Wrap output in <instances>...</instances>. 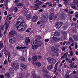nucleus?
<instances>
[{
    "label": "nucleus",
    "mask_w": 78,
    "mask_h": 78,
    "mask_svg": "<svg viewBox=\"0 0 78 78\" xmlns=\"http://www.w3.org/2000/svg\"><path fill=\"white\" fill-rule=\"evenodd\" d=\"M47 59L48 62L51 64L48 66L47 69L49 70H50L53 68V66L52 65L55 64L56 62V60L55 58L50 57L48 58Z\"/></svg>",
    "instance_id": "1"
},
{
    "label": "nucleus",
    "mask_w": 78,
    "mask_h": 78,
    "mask_svg": "<svg viewBox=\"0 0 78 78\" xmlns=\"http://www.w3.org/2000/svg\"><path fill=\"white\" fill-rule=\"evenodd\" d=\"M19 23L16 22V25H15L16 27V28H23L24 29H25V28L26 27V25H25V23L24 21L23 22L20 24L19 25Z\"/></svg>",
    "instance_id": "2"
},
{
    "label": "nucleus",
    "mask_w": 78,
    "mask_h": 78,
    "mask_svg": "<svg viewBox=\"0 0 78 78\" xmlns=\"http://www.w3.org/2000/svg\"><path fill=\"white\" fill-rule=\"evenodd\" d=\"M16 34H17V32L14 30H12L9 32V36L10 37L12 36H16Z\"/></svg>",
    "instance_id": "3"
},
{
    "label": "nucleus",
    "mask_w": 78,
    "mask_h": 78,
    "mask_svg": "<svg viewBox=\"0 0 78 78\" xmlns=\"http://www.w3.org/2000/svg\"><path fill=\"white\" fill-rule=\"evenodd\" d=\"M63 24V22H59L58 23H56L55 24V26L56 28L59 29V28H61V27Z\"/></svg>",
    "instance_id": "4"
},
{
    "label": "nucleus",
    "mask_w": 78,
    "mask_h": 78,
    "mask_svg": "<svg viewBox=\"0 0 78 78\" xmlns=\"http://www.w3.org/2000/svg\"><path fill=\"white\" fill-rule=\"evenodd\" d=\"M51 51L54 53H58L59 51V49L56 48H54V46H52L51 47Z\"/></svg>",
    "instance_id": "5"
},
{
    "label": "nucleus",
    "mask_w": 78,
    "mask_h": 78,
    "mask_svg": "<svg viewBox=\"0 0 78 78\" xmlns=\"http://www.w3.org/2000/svg\"><path fill=\"white\" fill-rule=\"evenodd\" d=\"M35 44L39 47H41V46L42 45V43L41 41L37 40H35Z\"/></svg>",
    "instance_id": "6"
},
{
    "label": "nucleus",
    "mask_w": 78,
    "mask_h": 78,
    "mask_svg": "<svg viewBox=\"0 0 78 78\" xmlns=\"http://www.w3.org/2000/svg\"><path fill=\"white\" fill-rule=\"evenodd\" d=\"M15 40L16 38L14 37H12L10 39H9V42L11 44H14L15 42Z\"/></svg>",
    "instance_id": "7"
},
{
    "label": "nucleus",
    "mask_w": 78,
    "mask_h": 78,
    "mask_svg": "<svg viewBox=\"0 0 78 78\" xmlns=\"http://www.w3.org/2000/svg\"><path fill=\"white\" fill-rule=\"evenodd\" d=\"M38 20V16H34L32 19V21L33 22H36Z\"/></svg>",
    "instance_id": "8"
},
{
    "label": "nucleus",
    "mask_w": 78,
    "mask_h": 78,
    "mask_svg": "<svg viewBox=\"0 0 78 78\" xmlns=\"http://www.w3.org/2000/svg\"><path fill=\"white\" fill-rule=\"evenodd\" d=\"M16 22H18V23H19L18 25H19L20 23H22L24 22V20L23 19H20V18H19L17 19Z\"/></svg>",
    "instance_id": "9"
},
{
    "label": "nucleus",
    "mask_w": 78,
    "mask_h": 78,
    "mask_svg": "<svg viewBox=\"0 0 78 78\" xmlns=\"http://www.w3.org/2000/svg\"><path fill=\"white\" fill-rule=\"evenodd\" d=\"M31 40L30 39H29V37H26V39H25V41L26 44V45H28V43H30V41Z\"/></svg>",
    "instance_id": "10"
},
{
    "label": "nucleus",
    "mask_w": 78,
    "mask_h": 78,
    "mask_svg": "<svg viewBox=\"0 0 78 78\" xmlns=\"http://www.w3.org/2000/svg\"><path fill=\"white\" fill-rule=\"evenodd\" d=\"M54 36H60V33L58 31L55 32L54 34Z\"/></svg>",
    "instance_id": "11"
},
{
    "label": "nucleus",
    "mask_w": 78,
    "mask_h": 78,
    "mask_svg": "<svg viewBox=\"0 0 78 78\" xmlns=\"http://www.w3.org/2000/svg\"><path fill=\"white\" fill-rule=\"evenodd\" d=\"M52 39H53V41H55L56 42H57V41H58L60 40V39L58 37H52Z\"/></svg>",
    "instance_id": "12"
},
{
    "label": "nucleus",
    "mask_w": 78,
    "mask_h": 78,
    "mask_svg": "<svg viewBox=\"0 0 78 78\" xmlns=\"http://www.w3.org/2000/svg\"><path fill=\"white\" fill-rule=\"evenodd\" d=\"M27 47H22L21 46L20 47H19L18 46L16 47L17 49L18 50H20V49H21L22 50H23V49H26L27 48Z\"/></svg>",
    "instance_id": "13"
},
{
    "label": "nucleus",
    "mask_w": 78,
    "mask_h": 78,
    "mask_svg": "<svg viewBox=\"0 0 78 78\" xmlns=\"http://www.w3.org/2000/svg\"><path fill=\"white\" fill-rule=\"evenodd\" d=\"M9 73L12 74L14 73V69L13 68H10L9 70Z\"/></svg>",
    "instance_id": "14"
},
{
    "label": "nucleus",
    "mask_w": 78,
    "mask_h": 78,
    "mask_svg": "<svg viewBox=\"0 0 78 78\" xmlns=\"http://www.w3.org/2000/svg\"><path fill=\"white\" fill-rule=\"evenodd\" d=\"M31 15L30 14L27 15L26 16V18L27 20H30V19H31Z\"/></svg>",
    "instance_id": "15"
},
{
    "label": "nucleus",
    "mask_w": 78,
    "mask_h": 78,
    "mask_svg": "<svg viewBox=\"0 0 78 78\" xmlns=\"http://www.w3.org/2000/svg\"><path fill=\"white\" fill-rule=\"evenodd\" d=\"M37 59V56H34L32 57V61H36Z\"/></svg>",
    "instance_id": "16"
},
{
    "label": "nucleus",
    "mask_w": 78,
    "mask_h": 78,
    "mask_svg": "<svg viewBox=\"0 0 78 78\" xmlns=\"http://www.w3.org/2000/svg\"><path fill=\"white\" fill-rule=\"evenodd\" d=\"M53 17H54V14L53 13H51L50 14L49 19L51 20H52V19H53Z\"/></svg>",
    "instance_id": "17"
},
{
    "label": "nucleus",
    "mask_w": 78,
    "mask_h": 78,
    "mask_svg": "<svg viewBox=\"0 0 78 78\" xmlns=\"http://www.w3.org/2000/svg\"><path fill=\"white\" fill-rule=\"evenodd\" d=\"M38 2L37 5H42V4H43L44 3V2H41V1H39L38 0H36V3Z\"/></svg>",
    "instance_id": "18"
},
{
    "label": "nucleus",
    "mask_w": 78,
    "mask_h": 78,
    "mask_svg": "<svg viewBox=\"0 0 78 78\" xmlns=\"http://www.w3.org/2000/svg\"><path fill=\"white\" fill-rule=\"evenodd\" d=\"M32 49L33 50H36L38 48V46L37 45H34L31 47Z\"/></svg>",
    "instance_id": "19"
},
{
    "label": "nucleus",
    "mask_w": 78,
    "mask_h": 78,
    "mask_svg": "<svg viewBox=\"0 0 78 78\" xmlns=\"http://www.w3.org/2000/svg\"><path fill=\"white\" fill-rule=\"evenodd\" d=\"M36 39L35 40H37V41H39L40 39H41V37L39 36H36Z\"/></svg>",
    "instance_id": "20"
},
{
    "label": "nucleus",
    "mask_w": 78,
    "mask_h": 78,
    "mask_svg": "<svg viewBox=\"0 0 78 78\" xmlns=\"http://www.w3.org/2000/svg\"><path fill=\"white\" fill-rule=\"evenodd\" d=\"M27 13H28V11L27 10H24L23 12V14L24 16H25L27 14Z\"/></svg>",
    "instance_id": "21"
},
{
    "label": "nucleus",
    "mask_w": 78,
    "mask_h": 78,
    "mask_svg": "<svg viewBox=\"0 0 78 78\" xmlns=\"http://www.w3.org/2000/svg\"><path fill=\"white\" fill-rule=\"evenodd\" d=\"M14 2L15 4V5L17 6V5H18L19 3V0H15Z\"/></svg>",
    "instance_id": "22"
},
{
    "label": "nucleus",
    "mask_w": 78,
    "mask_h": 78,
    "mask_svg": "<svg viewBox=\"0 0 78 78\" xmlns=\"http://www.w3.org/2000/svg\"><path fill=\"white\" fill-rule=\"evenodd\" d=\"M5 76L7 78H9L10 77V75L8 73H6L5 74Z\"/></svg>",
    "instance_id": "23"
},
{
    "label": "nucleus",
    "mask_w": 78,
    "mask_h": 78,
    "mask_svg": "<svg viewBox=\"0 0 78 78\" xmlns=\"http://www.w3.org/2000/svg\"><path fill=\"white\" fill-rule=\"evenodd\" d=\"M21 67L22 68L24 69H27V66L23 64H21Z\"/></svg>",
    "instance_id": "24"
},
{
    "label": "nucleus",
    "mask_w": 78,
    "mask_h": 78,
    "mask_svg": "<svg viewBox=\"0 0 78 78\" xmlns=\"http://www.w3.org/2000/svg\"><path fill=\"white\" fill-rule=\"evenodd\" d=\"M64 3L65 4V6H66V7H68L69 6V2L67 1H66L64 2Z\"/></svg>",
    "instance_id": "25"
},
{
    "label": "nucleus",
    "mask_w": 78,
    "mask_h": 78,
    "mask_svg": "<svg viewBox=\"0 0 78 78\" xmlns=\"http://www.w3.org/2000/svg\"><path fill=\"white\" fill-rule=\"evenodd\" d=\"M75 64V63L74 62H73L71 64L69 65V67L70 68H73L74 66L73 65Z\"/></svg>",
    "instance_id": "26"
},
{
    "label": "nucleus",
    "mask_w": 78,
    "mask_h": 78,
    "mask_svg": "<svg viewBox=\"0 0 78 78\" xmlns=\"http://www.w3.org/2000/svg\"><path fill=\"white\" fill-rule=\"evenodd\" d=\"M67 55H68V54H67V53H65L64 55H63V56H62V57H61V58L62 59H63V58L64 57V58H66V57H67Z\"/></svg>",
    "instance_id": "27"
},
{
    "label": "nucleus",
    "mask_w": 78,
    "mask_h": 78,
    "mask_svg": "<svg viewBox=\"0 0 78 78\" xmlns=\"http://www.w3.org/2000/svg\"><path fill=\"white\" fill-rule=\"evenodd\" d=\"M38 4H35V6H34V8L35 9H37L39 8V6Z\"/></svg>",
    "instance_id": "28"
},
{
    "label": "nucleus",
    "mask_w": 78,
    "mask_h": 78,
    "mask_svg": "<svg viewBox=\"0 0 78 78\" xmlns=\"http://www.w3.org/2000/svg\"><path fill=\"white\" fill-rule=\"evenodd\" d=\"M23 75L22 73H21L19 74L18 78H23Z\"/></svg>",
    "instance_id": "29"
},
{
    "label": "nucleus",
    "mask_w": 78,
    "mask_h": 78,
    "mask_svg": "<svg viewBox=\"0 0 78 78\" xmlns=\"http://www.w3.org/2000/svg\"><path fill=\"white\" fill-rule=\"evenodd\" d=\"M17 7L19 8H22V7H20V6H22V3H19L17 5Z\"/></svg>",
    "instance_id": "30"
},
{
    "label": "nucleus",
    "mask_w": 78,
    "mask_h": 78,
    "mask_svg": "<svg viewBox=\"0 0 78 78\" xmlns=\"http://www.w3.org/2000/svg\"><path fill=\"white\" fill-rule=\"evenodd\" d=\"M36 64L38 67H40L41 66V64L39 62H37Z\"/></svg>",
    "instance_id": "31"
},
{
    "label": "nucleus",
    "mask_w": 78,
    "mask_h": 78,
    "mask_svg": "<svg viewBox=\"0 0 78 78\" xmlns=\"http://www.w3.org/2000/svg\"><path fill=\"white\" fill-rule=\"evenodd\" d=\"M31 45H32V46H33V45H34V41L33 40H32L31 41Z\"/></svg>",
    "instance_id": "32"
},
{
    "label": "nucleus",
    "mask_w": 78,
    "mask_h": 78,
    "mask_svg": "<svg viewBox=\"0 0 78 78\" xmlns=\"http://www.w3.org/2000/svg\"><path fill=\"white\" fill-rule=\"evenodd\" d=\"M21 61H23V62H24L25 61V58L24 57H21Z\"/></svg>",
    "instance_id": "33"
},
{
    "label": "nucleus",
    "mask_w": 78,
    "mask_h": 78,
    "mask_svg": "<svg viewBox=\"0 0 78 78\" xmlns=\"http://www.w3.org/2000/svg\"><path fill=\"white\" fill-rule=\"evenodd\" d=\"M4 5L5 6H8V0H6L5 1Z\"/></svg>",
    "instance_id": "34"
},
{
    "label": "nucleus",
    "mask_w": 78,
    "mask_h": 78,
    "mask_svg": "<svg viewBox=\"0 0 78 78\" xmlns=\"http://www.w3.org/2000/svg\"><path fill=\"white\" fill-rule=\"evenodd\" d=\"M73 2L74 3V5H76V3L78 4V1L77 0H74L73 1Z\"/></svg>",
    "instance_id": "35"
},
{
    "label": "nucleus",
    "mask_w": 78,
    "mask_h": 78,
    "mask_svg": "<svg viewBox=\"0 0 78 78\" xmlns=\"http://www.w3.org/2000/svg\"><path fill=\"white\" fill-rule=\"evenodd\" d=\"M45 18H46L47 19H48L49 17V16L48 15V14L47 13H46L45 14Z\"/></svg>",
    "instance_id": "36"
},
{
    "label": "nucleus",
    "mask_w": 78,
    "mask_h": 78,
    "mask_svg": "<svg viewBox=\"0 0 78 78\" xmlns=\"http://www.w3.org/2000/svg\"><path fill=\"white\" fill-rule=\"evenodd\" d=\"M73 37L75 41H76L78 40V39L77 38V37H76V36L75 35H73Z\"/></svg>",
    "instance_id": "37"
},
{
    "label": "nucleus",
    "mask_w": 78,
    "mask_h": 78,
    "mask_svg": "<svg viewBox=\"0 0 78 78\" xmlns=\"http://www.w3.org/2000/svg\"><path fill=\"white\" fill-rule=\"evenodd\" d=\"M19 29H18V28H17L18 30H19V31H20V30L21 31H23V29H24V28H23V27H21V28H20L19 27Z\"/></svg>",
    "instance_id": "38"
},
{
    "label": "nucleus",
    "mask_w": 78,
    "mask_h": 78,
    "mask_svg": "<svg viewBox=\"0 0 78 78\" xmlns=\"http://www.w3.org/2000/svg\"><path fill=\"white\" fill-rule=\"evenodd\" d=\"M5 51L4 54L5 55H8V50H5Z\"/></svg>",
    "instance_id": "39"
},
{
    "label": "nucleus",
    "mask_w": 78,
    "mask_h": 78,
    "mask_svg": "<svg viewBox=\"0 0 78 78\" xmlns=\"http://www.w3.org/2000/svg\"><path fill=\"white\" fill-rule=\"evenodd\" d=\"M75 26L76 27V24L75 23H71V26Z\"/></svg>",
    "instance_id": "40"
},
{
    "label": "nucleus",
    "mask_w": 78,
    "mask_h": 78,
    "mask_svg": "<svg viewBox=\"0 0 78 78\" xmlns=\"http://www.w3.org/2000/svg\"><path fill=\"white\" fill-rule=\"evenodd\" d=\"M59 0H55L53 2L54 3H59Z\"/></svg>",
    "instance_id": "41"
},
{
    "label": "nucleus",
    "mask_w": 78,
    "mask_h": 78,
    "mask_svg": "<svg viewBox=\"0 0 78 78\" xmlns=\"http://www.w3.org/2000/svg\"><path fill=\"white\" fill-rule=\"evenodd\" d=\"M59 63H60V62H57L56 63L55 66V69H57V68H58V67H57V66L58 65V64H59Z\"/></svg>",
    "instance_id": "42"
},
{
    "label": "nucleus",
    "mask_w": 78,
    "mask_h": 78,
    "mask_svg": "<svg viewBox=\"0 0 78 78\" xmlns=\"http://www.w3.org/2000/svg\"><path fill=\"white\" fill-rule=\"evenodd\" d=\"M67 26L66 25H64V26H63V30H66V29L67 28Z\"/></svg>",
    "instance_id": "43"
},
{
    "label": "nucleus",
    "mask_w": 78,
    "mask_h": 78,
    "mask_svg": "<svg viewBox=\"0 0 78 78\" xmlns=\"http://www.w3.org/2000/svg\"><path fill=\"white\" fill-rule=\"evenodd\" d=\"M14 67H15L16 69H17L18 67H19V65H18V64L16 63Z\"/></svg>",
    "instance_id": "44"
},
{
    "label": "nucleus",
    "mask_w": 78,
    "mask_h": 78,
    "mask_svg": "<svg viewBox=\"0 0 78 78\" xmlns=\"http://www.w3.org/2000/svg\"><path fill=\"white\" fill-rule=\"evenodd\" d=\"M14 11H15V12H17V11H18V9H17V7H15V8L14 9Z\"/></svg>",
    "instance_id": "45"
},
{
    "label": "nucleus",
    "mask_w": 78,
    "mask_h": 78,
    "mask_svg": "<svg viewBox=\"0 0 78 78\" xmlns=\"http://www.w3.org/2000/svg\"><path fill=\"white\" fill-rule=\"evenodd\" d=\"M69 41L71 42H73V39H72V38L71 37L69 38Z\"/></svg>",
    "instance_id": "46"
},
{
    "label": "nucleus",
    "mask_w": 78,
    "mask_h": 78,
    "mask_svg": "<svg viewBox=\"0 0 78 78\" xmlns=\"http://www.w3.org/2000/svg\"><path fill=\"white\" fill-rule=\"evenodd\" d=\"M42 72L43 73H48V71L46 70H43Z\"/></svg>",
    "instance_id": "47"
},
{
    "label": "nucleus",
    "mask_w": 78,
    "mask_h": 78,
    "mask_svg": "<svg viewBox=\"0 0 78 78\" xmlns=\"http://www.w3.org/2000/svg\"><path fill=\"white\" fill-rule=\"evenodd\" d=\"M15 63V62H12L11 63V66L12 67H14L15 66V65L16 64Z\"/></svg>",
    "instance_id": "48"
},
{
    "label": "nucleus",
    "mask_w": 78,
    "mask_h": 78,
    "mask_svg": "<svg viewBox=\"0 0 78 78\" xmlns=\"http://www.w3.org/2000/svg\"><path fill=\"white\" fill-rule=\"evenodd\" d=\"M4 27V26L3 25H2L0 27V28L2 30H3Z\"/></svg>",
    "instance_id": "49"
},
{
    "label": "nucleus",
    "mask_w": 78,
    "mask_h": 78,
    "mask_svg": "<svg viewBox=\"0 0 78 78\" xmlns=\"http://www.w3.org/2000/svg\"><path fill=\"white\" fill-rule=\"evenodd\" d=\"M33 77L34 78H36V74L34 73V74H32Z\"/></svg>",
    "instance_id": "50"
},
{
    "label": "nucleus",
    "mask_w": 78,
    "mask_h": 78,
    "mask_svg": "<svg viewBox=\"0 0 78 78\" xmlns=\"http://www.w3.org/2000/svg\"><path fill=\"white\" fill-rule=\"evenodd\" d=\"M0 47L1 48H2L3 47V43L0 44Z\"/></svg>",
    "instance_id": "51"
},
{
    "label": "nucleus",
    "mask_w": 78,
    "mask_h": 78,
    "mask_svg": "<svg viewBox=\"0 0 78 78\" xmlns=\"http://www.w3.org/2000/svg\"><path fill=\"white\" fill-rule=\"evenodd\" d=\"M44 41L45 42H48L49 41V39H46L44 40Z\"/></svg>",
    "instance_id": "52"
},
{
    "label": "nucleus",
    "mask_w": 78,
    "mask_h": 78,
    "mask_svg": "<svg viewBox=\"0 0 78 78\" xmlns=\"http://www.w3.org/2000/svg\"><path fill=\"white\" fill-rule=\"evenodd\" d=\"M9 27V24H6V26L5 27V29L6 30H7Z\"/></svg>",
    "instance_id": "53"
},
{
    "label": "nucleus",
    "mask_w": 78,
    "mask_h": 78,
    "mask_svg": "<svg viewBox=\"0 0 78 78\" xmlns=\"http://www.w3.org/2000/svg\"><path fill=\"white\" fill-rule=\"evenodd\" d=\"M70 56H73V52L72 51H70Z\"/></svg>",
    "instance_id": "54"
},
{
    "label": "nucleus",
    "mask_w": 78,
    "mask_h": 78,
    "mask_svg": "<svg viewBox=\"0 0 78 78\" xmlns=\"http://www.w3.org/2000/svg\"><path fill=\"white\" fill-rule=\"evenodd\" d=\"M76 18L75 17L73 18V21H76Z\"/></svg>",
    "instance_id": "55"
},
{
    "label": "nucleus",
    "mask_w": 78,
    "mask_h": 78,
    "mask_svg": "<svg viewBox=\"0 0 78 78\" xmlns=\"http://www.w3.org/2000/svg\"><path fill=\"white\" fill-rule=\"evenodd\" d=\"M42 21H41L40 22V21H39L38 22H37V24H41V23H42Z\"/></svg>",
    "instance_id": "56"
},
{
    "label": "nucleus",
    "mask_w": 78,
    "mask_h": 78,
    "mask_svg": "<svg viewBox=\"0 0 78 78\" xmlns=\"http://www.w3.org/2000/svg\"><path fill=\"white\" fill-rule=\"evenodd\" d=\"M0 78H4V76L3 75H0Z\"/></svg>",
    "instance_id": "57"
},
{
    "label": "nucleus",
    "mask_w": 78,
    "mask_h": 78,
    "mask_svg": "<svg viewBox=\"0 0 78 78\" xmlns=\"http://www.w3.org/2000/svg\"><path fill=\"white\" fill-rule=\"evenodd\" d=\"M4 63L5 64H6L7 63V60H6V59H5V61L4 62Z\"/></svg>",
    "instance_id": "58"
},
{
    "label": "nucleus",
    "mask_w": 78,
    "mask_h": 78,
    "mask_svg": "<svg viewBox=\"0 0 78 78\" xmlns=\"http://www.w3.org/2000/svg\"><path fill=\"white\" fill-rule=\"evenodd\" d=\"M50 3H51V2H47L46 4L47 5H48Z\"/></svg>",
    "instance_id": "59"
},
{
    "label": "nucleus",
    "mask_w": 78,
    "mask_h": 78,
    "mask_svg": "<svg viewBox=\"0 0 78 78\" xmlns=\"http://www.w3.org/2000/svg\"><path fill=\"white\" fill-rule=\"evenodd\" d=\"M72 8H73V9H76V5H75L74 6H72Z\"/></svg>",
    "instance_id": "60"
},
{
    "label": "nucleus",
    "mask_w": 78,
    "mask_h": 78,
    "mask_svg": "<svg viewBox=\"0 0 78 78\" xmlns=\"http://www.w3.org/2000/svg\"><path fill=\"white\" fill-rule=\"evenodd\" d=\"M2 56H3V52H1L0 53V58L2 57Z\"/></svg>",
    "instance_id": "61"
},
{
    "label": "nucleus",
    "mask_w": 78,
    "mask_h": 78,
    "mask_svg": "<svg viewBox=\"0 0 78 78\" xmlns=\"http://www.w3.org/2000/svg\"><path fill=\"white\" fill-rule=\"evenodd\" d=\"M30 76V73H27L26 74V77L27 78L28 77V76Z\"/></svg>",
    "instance_id": "62"
},
{
    "label": "nucleus",
    "mask_w": 78,
    "mask_h": 78,
    "mask_svg": "<svg viewBox=\"0 0 78 78\" xmlns=\"http://www.w3.org/2000/svg\"><path fill=\"white\" fill-rule=\"evenodd\" d=\"M5 68H3L2 69V72H5Z\"/></svg>",
    "instance_id": "63"
},
{
    "label": "nucleus",
    "mask_w": 78,
    "mask_h": 78,
    "mask_svg": "<svg viewBox=\"0 0 78 78\" xmlns=\"http://www.w3.org/2000/svg\"><path fill=\"white\" fill-rule=\"evenodd\" d=\"M7 11H5V12H4V14L5 16H6L7 15Z\"/></svg>",
    "instance_id": "64"
}]
</instances>
